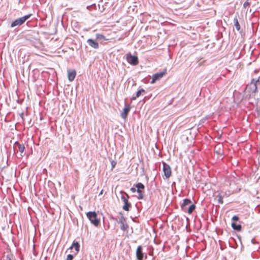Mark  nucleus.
<instances>
[{"mask_svg":"<svg viewBox=\"0 0 260 260\" xmlns=\"http://www.w3.org/2000/svg\"><path fill=\"white\" fill-rule=\"evenodd\" d=\"M118 223L120 224V229L122 231H125L128 228V225L126 223V219L122 214H121L118 217Z\"/></svg>","mask_w":260,"mask_h":260,"instance_id":"3","label":"nucleus"},{"mask_svg":"<svg viewBox=\"0 0 260 260\" xmlns=\"http://www.w3.org/2000/svg\"><path fill=\"white\" fill-rule=\"evenodd\" d=\"M73 248L75 249V250L77 252H78L79 251L80 248L79 244L77 242H74L72 245L70 247V248L72 249Z\"/></svg>","mask_w":260,"mask_h":260,"instance_id":"18","label":"nucleus"},{"mask_svg":"<svg viewBox=\"0 0 260 260\" xmlns=\"http://www.w3.org/2000/svg\"><path fill=\"white\" fill-rule=\"evenodd\" d=\"M260 77H259L257 79H256V80H255L254 79H252L251 81V84H253V90H252V92L253 93H255L256 92H257V85L258 84H260Z\"/></svg>","mask_w":260,"mask_h":260,"instance_id":"9","label":"nucleus"},{"mask_svg":"<svg viewBox=\"0 0 260 260\" xmlns=\"http://www.w3.org/2000/svg\"><path fill=\"white\" fill-rule=\"evenodd\" d=\"M191 203V201L189 199H185L183 201L182 204L181 205V208L183 211H186L187 206L189 205Z\"/></svg>","mask_w":260,"mask_h":260,"instance_id":"7","label":"nucleus"},{"mask_svg":"<svg viewBox=\"0 0 260 260\" xmlns=\"http://www.w3.org/2000/svg\"><path fill=\"white\" fill-rule=\"evenodd\" d=\"M231 225L233 229L237 231H241L242 228L241 224H237L235 222H232Z\"/></svg>","mask_w":260,"mask_h":260,"instance_id":"15","label":"nucleus"},{"mask_svg":"<svg viewBox=\"0 0 260 260\" xmlns=\"http://www.w3.org/2000/svg\"><path fill=\"white\" fill-rule=\"evenodd\" d=\"M249 0H246L244 3L243 4V7L246 8V7H247L248 6L250 5V3L248 1Z\"/></svg>","mask_w":260,"mask_h":260,"instance_id":"25","label":"nucleus"},{"mask_svg":"<svg viewBox=\"0 0 260 260\" xmlns=\"http://www.w3.org/2000/svg\"><path fill=\"white\" fill-rule=\"evenodd\" d=\"M167 70L165 69L162 72L160 73H156L152 76V80L151 81V83H155L157 80L161 78L166 73Z\"/></svg>","mask_w":260,"mask_h":260,"instance_id":"5","label":"nucleus"},{"mask_svg":"<svg viewBox=\"0 0 260 260\" xmlns=\"http://www.w3.org/2000/svg\"><path fill=\"white\" fill-rule=\"evenodd\" d=\"M234 25L236 27V28L237 30H239L240 29V25L238 22V20L237 17H235L234 19Z\"/></svg>","mask_w":260,"mask_h":260,"instance_id":"21","label":"nucleus"},{"mask_svg":"<svg viewBox=\"0 0 260 260\" xmlns=\"http://www.w3.org/2000/svg\"><path fill=\"white\" fill-rule=\"evenodd\" d=\"M87 43L93 48L98 49L99 47L98 43L92 39H88Z\"/></svg>","mask_w":260,"mask_h":260,"instance_id":"11","label":"nucleus"},{"mask_svg":"<svg viewBox=\"0 0 260 260\" xmlns=\"http://www.w3.org/2000/svg\"><path fill=\"white\" fill-rule=\"evenodd\" d=\"M251 242H252V243H253V244L254 243V239H252L251 240Z\"/></svg>","mask_w":260,"mask_h":260,"instance_id":"32","label":"nucleus"},{"mask_svg":"<svg viewBox=\"0 0 260 260\" xmlns=\"http://www.w3.org/2000/svg\"><path fill=\"white\" fill-rule=\"evenodd\" d=\"M136 187L137 188V192L140 193V192H142V189H143L144 188V185L143 183L140 182L136 184Z\"/></svg>","mask_w":260,"mask_h":260,"instance_id":"16","label":"nucleus"},{"mask_svg":"<svg viewBox=\"0 0 260 260\" xmlns=\"http://www.w3.org/2000/svg\"><path fill=\"white\" fill-rule=\"evenodd\" d=\"M76 75V72L75 70H68V78L70 81H73Z\"/></svg>","mask_w":260,"mask_h":260,"instance_id":"10","label":"nucleus"},{"mask_svg":"<svg viewBox=\"0 0 260 260\" xmlns=\"http://www.w3.org/2000/svg\"><path fill=\"white\" fill-rule=\"evenodd\" d=\"M139 195L138 198L140 200L142 199L143 198V195L142 194V191L140 192V193H138Z\"/></svg>","mask_w":260,"mask_h":260,"instance_id":"27","label":"nucleus"},{"mask_svg":"<svg viewBox=\"0 0 260 260\" xmlns=\"http://www.w3.org/2000/svg\"><path fill=\"white\" fill-rule=\"evenodd\" d=\"M111 164H112V167H114V166L116 164V162H114V161H112Z\"/></svg>","mask_w":260,"mask_h":260,"instance_id":"30","label":"nucleus"},{"mask_svg":"<svg viewBox=\"0 0 260 260\" xmlns=\"http://www.w3.org/2000/svg\"><path fill=\"white\" fill-rule=\"evenodd\" d=\"M130 106L126 105L125 108L123 109V111L121 113L120 116L123 119H125L128 114V113L130 111Z\"/></svg>","mask_w":260,"mask_h":260,"instance_id":"12","label":"nucleus"},{"mask_svg":"<svg viewBox=\"0 0 260 260\" xmlns=\"http://www.w3.org/2000/svg\"><path fill=\"white\" fill-rule=\"evenodd\" d=\"M14 145L15 148H16L17 147L18 148V150L20 152L21 154L23 153L25 149L24 145L21 144L18 142H16Z\"/></svg>","mask_w":260,"mask_h":260,"instance_id":"14","label":"nucleus"},{"mask_svg":"<svg viewBox=\"0 0 260 260\" xmlns=\"http://www.w3.org/2000/svg\"><path fill=\"white\" fill-rule=\"evenodd\" d=\"M7 260H11L10 258H9L8 259H7Z\"/></svg>","mask_w":260,"mask_h":260,"instance_id":"34","label":"nucleus"},{"mask_svg":"<svg viewBox=\"0 0 260 260\" xmlns=\"http://www.w3.org/2000/svg\"><path fill=\"white\" fill-rule=\"evenodd\" d=\"M31 14H28V15H26L24 16L21 17L23 23H24V22L31 16Z\"/></svg>","mask_w":260,"mask_h":260,"instance_id":"24","label":"nucleus"},{"mask_svg":"<svg viewBox=\"0 0 260 260\" xmlns=\"http://www.w3.org/2000/svg\"><path fill=\"white\" fill-rule=\"evenodd\" d=\"M23 113H22V114H21V117H22V119H23Z\"/></svg>","mask_w":260,"mask_h":260,"instance_id":"33","label":"nucleus"},{"mask_svg":"<svg viewBox=\"0 0 260 260\" xmlns=\"http://www.w3.org/2000/svg\"><path fill=\"white\" fill-rule=\"evenodd\" d=\"M127 62L133 66H136L139 63L138 58L136 55H132L130 53L126 54Z\"/></svg>","mask_w":260,"mask_h":260,"instance_id":"2","label":"nucleus"},{"mask_svg":"<svg viewBox=\"0 0 260 260\" xmlns=\"http://www.w3.org/2000/svg\"><path fill=\"white\" fill-rule=\"evenodd\" d=\"M87 217L90 221L91 223L95 226H98L100 223V220L97 217V214L94 211H89L86 214Z\"/></svg>","mask_w":260,"mask_h":260,"instance_id":"1","label":"nucleus"},{"mask_svg":"<svg viewBox=\"0 0 260 260\" xmlns=\"http://www.w3.org/2000/svg\"><path fill=\"white\" fill-rule=\"evenodd\" d=\"M222 146L221 144H219L216 146L215 148V152L218 155H222L223 154L222 151L220 150L221 147Z\"/></svg>","mask_w":260,"mask_h":260,"instance_id":"17","label":"nucleus"},{"mask_svg":"<svg viewBox=\"0 0 260 260\" xmlns=\"http://www.w3.org/2000/svg\"><path fill=\"white\" fill-rule=\"evenodd\" d=\"M131 190L133 192H136V189L135 188H134V187H132L131 188Z\"/></svg>","mask_w":260,"mask_h":260,"instance_id":"29","label":"nucleus"},{"mask_svg":"<svg viewBox=\"0 0 260 260\" xmlns=\"http://www.w3.org/2000/svg\"><path fill=\"white\" fill-rule=\"evenodd\" d=\"M195 208L196 205L194 204H191L189 205L188 208H187L186 211H187L189 214H191L195 209Z\"/></svg>","mask_w":260,"mask_h":260,"instance_id":"19","label":"nucleus"},{"mask_svg":"<svg viewBox=\"0 0 260 260\" xmlns=\"http://www.w3.org/2000/svg\"><path fill=\"white\" fill-rule=\"evenodd\" d=\"M103 190H102L101 191V192H100L99 195H101V194H103Z\"/></svg>","mask_w":260,"mask_h":260,"instance_id":"31","label":"nucleus"},{"mask_svg":"<svg viewBox=\"0 0 260 260\" xmlns=\"http://www.w3.org/2000/svg\"><path fill=\"white\" fill-rule=\"evenodd\" d=\"M23 23L22 19L21 17L16 19L15 21H14L11 24V27H14L16 26H20L22 25Z\"/></svg>","mask_w":260,"mask_h":260,"instance_id":"13","label":"nucleus"},{"mask_svg":"<svg viewBox=\"0 0 260 260\" xmlns=\"http://www.w3.org/2000/svg\"><path fill=\"white\" fill-rule=\"evenodd\" d=\"M232 220L234 221H238L239 220L238 216L235 215L232 217Z\"/></svg>","mask_w":260,"mask_h":260,"instance_id":"28","label":"nucleus"},{"mask_svg":"<svg viewBox=\"0 0 260 260\" xmlns=\"http://www.w3.org/2000/svg\"><path fill=\"white\" fill-rule=\"evenodd\" d=\"M215 200H217L218 203L219 204H222L223 203V200H222V197L220 194L216 196L215 197Z\"/></svg>","mask_w":260,"mask_h":260,"instance_id":"22","label":"nucleus"},{"mask_svg":"<svg viewBox=\"0 0 260 260\" xmlns=\"http://www.w3.org/2000/svg\"><path fill=\"white\" fill-rule=\"evenodd\" d=\"M73 255L69 254L67 255V260H73Z\"/></svg>","mask_w":260,"mask_h":260,"instance_id":"26","label":"nucleus"},{"mask_svg":"<svg viewBox=\"0 0 260 260\" xmlns=\"http://www.w3.org/2000/svg\"><path fill=\"white\" fill-rule=\"evenodd\" d=\"M143 253L142 252V248L141 246H139L137 247L136 250V256L138 260H143Z\"/></svg>","mask_w":260,"mask_h":260,"instance_id":"8","label":"nucleus"},{"mask_svg":"<svg viewBox=\"0 0 260 260\" xmlns=\"http://www.w3.org/2000/svg\"><path fill=\"white\" fill-rule=\"evenodd\" d=\"M96 39H98L99 40H106L105 38V37L104 35L100 34H96Z\"/></svg>","mask_w":260,"mask_h":260,"instance_id":"23","label":"nucleus"},{"mask_svg":"<svg viewBox=\"0 0 260 260\" xmlns=\"http://www.w3.org/2000/svg\"><path fill=\"white\" fill-rule=\"evenodd\" d=\"M163 172L166 178H169L171 175V170L170 166L165 162L162 163Z\"/></svg>","mask_w":260,"mask_h":260,"instance_id":"4","label":"nucleus"},{"mask_svg":"<svg viewBox=\"0 0 260 260\" xmlns=\"http://www.w3.org/2000/svg\"><path fill=\"white\" fill-rule=\"evenodd\" d=\"M121 199L124 203L122 209L126 211H128L129 210V208L131 206V204L128 202L127 199L124 195L121 196Z\"/></svg>","mask_w":260,"mask_h":260,"instance_id":"6","label":"nucleus"},{"mask_svg":"<svg viewBox=\"0 0 260 260\" xmlns=\"http://www.w3.org/2000/svg\"><path fill=\"white\" fill-rule=\"evenodd\" d=\"M145 92V90L144 89H141L140 90H138L137 92V93H136V96H134L132 98V100H135L137 98H138L139 97L141 94L142 93H144Z\"/></svg>","mask_w":260,"mask_h":260,"instance_id":"20","label":"nucleus"}]
</instances>
